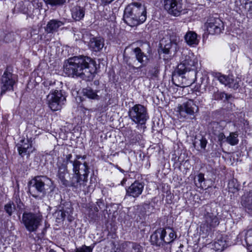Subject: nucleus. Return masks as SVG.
Instances as JSON below:
<instances>
[{
	"instance_id": "51",
	"label": "nucleus",
	"mask_w": 252,
	"mask_h": 252,
	"mask_svg": "<svg viewBox=\"0 0 252 252\" xmlns=\"http://www.w3.org/2000/svg\"><path fill=\"white\" fill-rule=\"evenodd\" d=\"M95 181V178L93 176H91V179H90L91 183L92 184L93 183H94Z\"/></svg>"
},
{
	"instance_id": "44",
	"label": "nucleus",
	"mask_w": 252,
	"mask_h": 252,
	"mask_svg": "<svg viewBox=\"0 0 252 252\" xmlns=\"http://www.w3.org/2000/svg\"><path fill=\"white\" fill-rule=\"evenodd\" d=\"M228 187L229 189L233 188L234 189L237 190L238 185L237 183V180L233 179L230 181L228 183Z\"/></svg>"
},
{
	"instance_id": "6",
	"label": "nucleus",
	"mask_w": 252,
	"mask_h": 252,
	"mask_svg": "<svg viewBox=\"0 0 252 252\" xmlns=\"http://www.w3.org/2000/svg\"><path fill=\"white\" fill-rule=\"evenodd\" d=\"M50 181L45 176H37L32 179L29 183V188L32 196L36 198L39 194H44L46 192V184Z\"/></svg>"
},
{
	"instance_id": "31",
	"label": "nucleus",
	"mask_w": 252,
	"mask_h": 252,
	"mask_svg": "<svg viewBox=\"0 0 252 252\" xmlns=\"http://www.w3.org/2000/svg\"><path fill=\"white\" fill-rule=\"evenodd\" d=\"M207 143L208 142L206 138L201 136L200 139L195 138L193 145L194 147L196 149H198L200 147L201 149L205 150Z\"/></svg>"
},
{
	"instance_id": "5",
	"label": "nucleus",
	"mask_w": 252,
	"mask_h": 252,
	"mask_svg": "<svg viewBox=\"0 0 252 252\" xmlns=\"http://www.w3.org/2000/svg\"><path fill=\"white\" fill-rule=\"evenodd\" d=\"M128 116L137 126H143L149 119L147 108L140 104H135L129 109Z\"/></svg>"
},
{
	"instance_id": "54",
	"label": "nucleus",
	"mask_w": 252,
	"mask_h": 252,
	"mask_svg": "<svg viewBox=\"0 0 252 252\" xmlns=\"http://www.w3.org/2000/svg\"><path fill=\"white\" fill-rule=\"evenodd\" d=\"M213 125L214 126H217L219 125V124L218 123H213Z\"/></svg>"
},
{
	"instance_id": "27",
	"label": "nucleus",
	"mask_w": 252,
	"mask_h": 252,
	"mask_svg": "<svg viewBox=\"0 0 252 252\" xmlns=\"http://www.w3.org/2000/svg\"><path fill=\"white\" fill-rule=\"evenodd\" d=\"M185 40L188 45L194 47L198 44L199 39L197 34L193 31H188L184 36Z\"/></svg>"
},
{
	"instance_id": "17",
	"label": "nucleus",
	"mask_w": 252,
	"mask_h": 252,
	"mask_svg": "<svg viewBox=\"0 0 252 252\" xmlns=\"http://www.w3.org/2000/svg\"><path fill=\"white\" fill-rule=\"evenodd\" d=\"M17 147L19 154L22 157L25 156L29 157L34 150V148L32 146V141L29 139L21 140L17 144Z\"/></svg>"
},
{
	"instance_id": "48",
	"label": "nucleus",
	"mask_w": 252,
	"mask_h": 252,
	"mask_svg": "<svg viewBox=\"0 0 252 252\" xmlns=\"http://www.w3.org/2000/svg\"><path fill=\"white\" fill-rule=\"evenodd\" d=\"M19 11L23 14H28V8L23 5H22L21 8H20Z\"/></svg>"
},
{
	"instance_id": "19",
	"label": "nucleus",
	"mask_w": 252,
	"mask_h": 252,
	"mask_svg": "<svg viewBox=\"0 0 252 252\" xmlns=\"http://www.w3.org/2000/svg\"><path fill=\"white\" fill-rule=\"evenodd\" d=\"M125 10L133 13L138 17L145 15L147 17V11L145 6L138 2H132L128 4Z\"/></svg>"
},
{
	"instance_id": "58",
	"label": "nucleus",
	"mask_w": 252,
	"mask_h": 252,
	"mask_svg": "<svg viewBox=\"0 0 252 252\" xmlns=\"http://www.w3.org/2000/svg\"><path fill=\"white\" fill-rule=\"evenodd\" d=\"M251 252H252V251Z\"/></svg>"
},
{
	"instance_id": "28",
	"label": "nucleus",
	"mask_w": 252,
	"mask_h": 252,
	"mask_svg": "<svg viewBox=\"0 0 252 252\" xmlns=\"http://www.w3.org/2000/svg\"><path fill=\"white\" fill-rule=\"evenodd\" d=\"M241 203L248 211H252V192H249L243 195Z\"/></svg>"
},
{
	"instance_id": "7",
	"label": "nucleus",
	"mask_w": 252,
	"mask_h": 252,
	"mask_svg": "<svg viewBox=\"0 0 252 252\" xmlns=\"http://www.w3.org/2000/svg\"><path fill=\"white\" fill-rule=\"evenodd\" d=\"M42 217L32 213L24 212L22 215V222L27 230L30 232H35L41 225Z\"/></svg>"
},
{
	"instance_id": "14",
	"label": "nucleus",
	"mask_w": 252,
	"mask_h": 252,
	"mask_svg": "<svg viewBox=\"0 0 252 252\" xmlns=\"http://www.w3.org/2000/svg\"><path fill=\"white\" fill-rule=\"evenodd\" d=\"M203 219L204 225L207 228V231H211L218 226L220 222V219L217 214L207 209L205 210Z\"/></svg>"
},
{
	"instance_id": "25",
	"label": "nucleus",
	"mask_w": 252,
	"mask_h": 252,
	"mask_svg": "<svg viewBox=\"0 0 252 252\" xmlns=\"http://www.w3.org/2000/svg\"><path fill=\"white\" fill-rule=\"evenodd\" d=\"M72 18L76 21L82 20L85 14L86 8L85 7L75 5L70 10Z\"/></svg>"
},
{
	"instance_id": "12",
	"label": "nucleus",
	"mask_w": 252,
	"mask_h": 252,
	"mask_svg": "<svg viewBox=\"0 0 252 252\" xmlns=\"http://www.w3.org/2000/svg\"><path fill=\"white\" fill-rule=\"evenodd\" d=\"M177 109L180 115L184 117H185L186 114H187L193 116L194 118V114L198 111V106L191 99L179 105Z\"/></svg>"
},
{
	"instance_id": "34",
	"label": "nucleus",
	"mask_w": 252,
	"mask_h": 252,
	"mask_svg": "<svg viewBox=\"0 0 252 252\" xmlns=\"http://www.w3.org/2000/svg\"><path fill=\"white\" fill-rule=\"evenodd\" d=\"M160 65L158 62L154 63L153 66L150 67L148 74L150 76L152 77H157L159 72Z\"/></svg>"
},
{
	"instance_id": "52",
	"label": "nucleus",
	"mask_w": 252,
	"mask_h": 252,
	"mask_svg": "<svg viewBox=\"0 0 252 252\" xmlns=\"http://www.w3.org/2000/svg\"><path fill=\"white\" fill-rule=\"evenodd\" d=\"M82 158V156L80 155H76L75 158L74 159H77V160H78L79 159Z\"/></svg>"
},
{
	"instance_id": "21",
	"label": "nucleus",
	"mask_w": 252,
	"mask_h": 252,
	"mask_svg": "<svg viewBox=\"0 0 252 252\" xmlns=\"http://www.w3.org/2000/svg\"><path fill=\"white\" fill-rule=\"evenodd\" d=\"M215 77L220 83L224 85L225 86H228L234 89H236L239 87L238 83L234 80L232 76H226L222 75L220 73H216Z\"/></svg>"
},
{
	"instance_id": "33",
	"label": "nucleus",
	"mask_w": 252,
	"mask_h": 252,
	"mask_svg": "<svg viewBox=\"0 0 252 252\" xmlns=\"http://www.w3.org/2000/svg\"><path fill=\"white\" fill-rule=\"evenodd\" d=\"M214 246L216 251H222L227 247L226 242L225 240L220 238L214 242Z\"/></svg>"
},
{
	"instance_id": "10",
	"label": "nucleus",
	"mask_w": 252,
	"mask_h": 252,
	"mask_svg": "<svg viewBox=\"0 0 252 252\" xmlns=\"http://www.w3.org/2000/svg\"><path fill=\"white\" fill-rule=\"evenodd\" d=\"M164 9L171 15L177 16L184 10L183 0H162Z\"/></svg>"
},
{
	"instance_id": "46",
	"label": "nucleus",
	"mask_w": 252,
	"mask_h": 252,
	"mask_svg": "<svg viewBox=\"0 0 252 252\" xmlns=\"http://www.w3.org/2000/svg\"><path fill=\"white\" fill-rule=\"evenodd\" d=\"M101 4L102 5L105 6L111 4L115 0H100Z\"/></svg>"
},
{
	"instance_id": "3",
	"label": "nucleus",
	"mask_w": 252,
	"mask_h": 252,
	"mask_svg": "<svg viewBox=\"0 0 252 252\" xmlns=\"http://www.w3.org/2000/svg\"><path fill=\"white\" fill-rule=\"evenodd\" d=\"M83 166L84 168L82 177L73 173L69 180L68 181L65 179V175L68 173L67 166L64 164H62L59 166L57 176L63 187H71L73 189L79 190H84L85 189L88 182L89 168L86 162L83 163Z\"/></svg>"
},
{
	"instance_id": "32",
	"label": "nucleus",
	"mask_w": 252,
	"mask_h": 252,
	"mask_svg": "<svg viewBox=\"0 0 252 252\" xmlns=\"http://www.w3.org/2000/svg\"><path fill=\"white\" fill-rule=\"evenodd\" d=\"M238 137V132H230L226 138V142L231 146L236 145L239 143Z\"/></svg>"
},
{
	"instance_id": "47",
	"label": "nucleus",
	"mask_w": 252,
	"mask_h": 252,
	"mask_svg": "<svg viewBox=\"0 0 252 252\" xmlns=\"http://www.w3.org/2000/svg\"><path fill=\"white\" fill-rule=\"evenodd\" d=\"M197 179H198V182L199 183H201L202 182H203L204 181V174L201 173H199L197 175Z\"/></svg>"
},
{
	"instance_id": "24",
	"label": "nucleus",
	"mask_w": 252,
	"mask_h": 252,
	"mask_svg": "<svg viewBox=\"0 0 252 252\" xmlns=\"http://www.w3.org/2000/svg\"><path fill=\"white\" fill-rule=\"evenodd\" d=\"M64 22L58 19H52L48 22L45 27V31L47 33H54L57 32L59 28L64 25Z\"/></svg>"
},
{
	"instance_id": "8",
	"label": "nucleus",
	"mask_w": 252,
	"mask_h": 252,
	"mask_svg": "<svg viewBox=\"0 0 252 252\" xmlns=\"http://www.w3.org/2000/svg\"><path fill=\"white\" fill-rule=\"evenodd\" d=\"M17 82V76L7 69L4 71L1 76V94H4L6 92L13 90L14 85Z\"/></svg>"
},
{
	"instance_id": "22",
	"label": "nucleus",
	"mask_w": 252,
	"mask_h": 252,
	"mask_svg": "<svg viewBox=\"0 0 252 252\" xmlns=\"http://www.w3.org/2000/svg\"><path fill=\"white\" fill-rule=\"evenodd\" d=\"M66 165L68 163H71L73 166V172L74 173L79 174L80 176L82 177V173H83V166L80 161L77 160V159H72V156L69 154L65 156Z\"/></svg>"
},
{
	"instance_id": "11",
	"label": "nucleus",
	"mask_w": 252,
	"mask_h": 252,
	"mask_svg": "<svg viewBox=\"0 0 252 252\" xmlns=\"http://www.w3.org/2000/svg\"><path fill=\"white\" fill-rule=\"evenodd\" d=\"M160 48L158 50L159 55L163 54L164 60L171 58L176 53L178 49L177 39L170 40L162 47L163 43H160Z\"/></svg>"
},
{
	"instance_id": "36",
	"label": "nucleus",
	"mask_w": 252,
	"mask_h": 252,
	"mask_svg": "<svg viewBox=\"0 0 252 252\" xmlns=\"http://www.w3.org/2000/svg\"><path fill=\"white\" fill-rule=\"evenodd\" d=\"M44 2L47 5H50L52 7L63 6L66 3V0H44Z\"/></svg>"
},
{
	"instance_id": "20",
	"label": "nucleus",
	"mask_w": 252,
	"mask_h": 252,
	"mask_svg": "<svg viewBox=\"0 0 252 252\" xmlns=\"http://www.w3.org/2000/svg\"><path fill=\"white\" fill-rule=\"evenodd\" d=\"M60 207L61 209L55 213V215L57 219L64 220L66 216V213L70 215L72 213L73 208L71 207L70 203L69 202L62 200Z\"/></svg>"
},
{
	"instance_id": "30",
	"label": "nucleus",
	"mask_w": 252,
	"mask_h": 252,
	"mask_svg": "<svg viewBox=\"0 0 252 252\" xmlns=\"http://www.w3.org/2000/svg\"><path fill=\"white\" fill-rule=\"evenodd\" d=\"M14 33L11 32L0 31V41L7 43L14 39Z\"/></svg>"
},
{
	"instance_id": "35",
	"label": "nucleus",
	"mask_w": 252,
	"mask_h": 252,
	"mask_svg": "<svg viewBox=\"0 0 252 252\" xmlns=\"http://www.w3.org/2000/svg\"><path fill=\"white\" fill-rule=\"evenodd\" d=\"M231 97V95H228L224 92L217 91L214 92L213 97L215 100H223L224 98V100H228Z\"/></svg>"
},
{
	"instance_id": "38",
	"label": "nucleus",
	"mask_w": 252,
	"mask_h": 252,
	"mask_svg": "<svg viewBox=\"0 0 252 252\" xmlns=\"http://www.w3.org/2000/svg\"><path fill=\"white\" fill-rule=\"evenodd\" d=\"M96 204L97 207L94 208L96 212H98L99 210L105 211L107 208V205L102 199H98L96 202Z\"/></svg>"
},
{
	"instance_id": "50",
	"label": "nucleus",
	"mask_w": 252,
	"mask_h": 252,
	"mask_svg": "<svg viewBox=\"0 0 252 252\" xmlns=\"http://www.w3.org/2000/svg\"><path fill=\"white\" fill-rule=\"evenodd\" d=\"M140 137H141V135L140 134L137 135L135 136V141H134V139L133 138V139H131V141H132L131 142L132 143H135L136 141H139L140 139Z\"/></svg>"
},
{
	"instance_id": "55",
	"label": "nucleus",
	"mask_w": 252,
	"mask_h": 252,
	"mask_svg": "<svg viewBox=\"0 0 252 252\" xmlns=\"http://www.w3.org/2000/svg\"><path fill=\"white\" fill-rule=\"evenodd\" d=\"M49 252H56L53 249H50Z\"/></svg>"
},
{
	"instance_id": "2",
	"label": "nucleus",
	"mask_w": 252,
	"mask_h": 252,
	"mask_svg": "<svg viewBox=\"0 0 252 252\" xmlns=\"http://www.w3.org/2000/svg\"><path fill=\"white\" fill-rule=\"evenodd\" d=\"M197 60L192 54L183 53L177 71L172 75V81L177 86L186 87L192 84L196 75Z\"/></svg>"
},
{
	"instance_id": "41",
	"label": "nucleus",
	"mask_w": 252,
	"mask_h": 252,
	"mask_svg": "<svg viewBox=\"0 0 252 252\" xmlns=\"http://www.w3.org/2000/svg\"><path fill=\"white\" fill-rule=\"evenodd\" d=\"M94 246H87L83 245L82 247L76 248L75 252H92Z\"/></svg>"
},
{
	"instance_id": "39",
	"label": "nucleus",
	"mask_w": 252,
	"mask_h": 252,
	"mask_svg": "<svg viewBox=\"0 0 252 252\" xmlns=\"http://www.w3.org/2000/svg\"><path fill=\"white\" fill-rule=\"evenodd\" d=\"M245 240L248 247L252 246V228L248 230L245 233Z\"/></svg>"
},
{
	"instance_id": "40",
	"label": "nucleus",
	"mask_w": 252,
	"mask_h": 252,
	"mask_svg": "<svg viewBox=\"0 0 252 252\" xmlns=\"http://www.w3.org/2000/svg\"><path fill=\"white\" fill-rule=\"evenodd\" d=\"M132 59H130V58H128L126 60V63L128 67V70L129 72H132V71H135V70H138L142 68L141 66H139L138 67L135 66L132 62Z\"/></svg>"
},
{
	"instance_id": "56",
	"label": "nucleus",
	"mask_w": 252,
	"mask_h": 252,
	"mask_svg": "<svg viewBox=\"0 0 252 252\" xmlns=\"http://www.w3.org/2000/svg\"><path fill=\"white\" fill-rule=\"evenodd\" d=\"M250 4H251L250 7H252V1L251 2Z\"/></svg>"
},
{
	"instance_id": "26",
	"label": "nucleus",
	"mask_w": 252,
	"mask_h": 252,
	"mask_svg": "<svg viewBox=\"0 0 252 252\" xmlns=\"http://www.w3.org/2000/svg\"><path fill=\"white\" fill-rule=\"evenodd\" d=\"M136 60L139 63L142 67L145 66L149 62V59L147 55L144 54L139 47L133 49Z\"/></svg>"
},
{
	"instance_id": "45",
	"label": "nucleus",
	"mask_w": 252,
	"mask_h": 252,
	"mask_svg": "<svg viewBox=\"0 0 252 252\" xmlns=\"http://www.w3.org/2000/svg\"><path fill=\"white\" fill-rule=\"evenodd\" d=\"M32 5L37 9H41L43 6V2L41 0H32Z\"/></svg>"
},
{
	"instance_id": "13",
	"label": "nucleus",
	"mask_w": 252,
	"mask_h": 252,
	"mask_svg": "<svg viewBox=\"0 0 252 252\" xmlns=\"http://www.w3.org/2000/svg\"><path fill=\"white\" fill-rule=\"evenodd\" d=\"M207 31L210 34H218L221 32L223 30V23L222 21L217 18L210 17L205 24Z\"/></svg>"
},
{
	"instance_id": "1",
	"label": "nucleus",
	"mask_w": 252,
	"mask_h": 252,
	"mask_svg": "<svg viewBox=\"0 0 252 252\" xmlns=\"http://www.w3.org/2000/svg\"><path fill=\"white\" fill-rule=\"evenodd\" d=\"M63 65V72L68 77L90 80L94 78L96 69L95 62L85 56L69 58Z\"/></svg>"
},
{
	"instance_id": "57",
	"label": "nucleus",
	"mask_w": 252,
	"mask_h": 252,
	"mask_svg": "<svg viewBox=\"0 0 252 252\" xmlns=\"http://www.w3.org/2000/svg\"><path fill=\"white\" fill-rule=\"evenodd\" d=\"M85 158H86V157H85V156H83V157H82V158H82V159H85Z\"/></svg>"
},
{
	"instance_id": "23",
	"label": "nucleus",
	"mask_w": 252,
	"mask_h": 252,
	"mask_svg": "<svg viewBox=\"0 0 252 252\" xmlns=\"http://www.w3.org/2000/svg\"><path fill=\"white\" fill-rule=\"evenodd\" d=\"M120 248L122 252H142V247L138 244L126 241L121 244Z\"/></svg>"
},
{
	"instance_id": "29",
	"label": "nucleus",
	"mask_w": 252,
	"mask_h": 252,
	"mask_svg": "<svg viewBox=\"0 0 252 252\" xmlns=\"http://www.w3.org/2000/svg\"><path fill=\"white\" fill-rule=\"evenodd\" d=\"M98 92V91L94 90L91 87H87L83 89L82 93L84 96L90 99L98 100L100 99V97L97 94Z\"/></svg>"
},
{
	"instance_id": "49",
	"label": "nucleus",
	"mask_w": 252,
	"mask_h": 252,
	"mask_svg": "<svg viewBox=\"0 0 252 252\" xmlns=\"http://www.w3.org/2000/svg\"><path fill=\"white\" fill-rule=\"evenodd\" d=\"M226 137H225V135L223 133H220L219 135V140L220 141H222L223 139H226Z\"/></svg>"
},
{
	"instance_id": "15",
	"label": "nucleus",
	"mask_w": 252,
	"mask_h": 252,
	"mask_svg": "<svg viewBox=\"0 0 252 252\" xmlns=\"http://www.w3.org/2000/svg\"><path fill=\"white\" fill-rule=\"evenodd\" d=\"M166 231L163 228L157 229L150 237L151 245L158 247H163L166 245V240L164 239Z\"/></svg>"
},
{
	"instance_id": "37",
	"label": "nucleus",
	"mask_w": 252,
	"mask_h": 252,
	"mask_svg": "<svg viewBox=\"0 0 252 252\" xmlns=\"http://www.w3.org/2000/svg\"><path fill=\"white\" fill-rule=\"evenodd\" d=\"M4 209L8 216H11L15 210V205L13 202L9 201L4 205Z\"/></svg>"
},
{
	"instance_id": "4",
	"label": "nucleus",
	"mask_w": 252,
	"mask_h": 252,
	"mask_svg": "<svg viewBox=\"0 0 252 252\" xmlns=\"http://www.w3.org/2000/svg\"><path fill=\"white\" fill-rule=\"evenodd\" d=\"M56 83L55 81L49 80H47L43 83L47 89H51L50 93L47 96V100L49 107L54 111L60 110L64 104V102L66 100L64 92L54 89V87Z\"/></svg>"
},
{
	"instance_id": "18",
	"label": "nucleus",
	"mask_w": 252,
	"mask_h": 252,
	"mask_svg": "<svg viewBox=\"0 0 252 252\" xmlns=\"http://www.w3.org/2000/svg\"><path fill=\"white\" fill-rule=\"evenodd\" d=\"M144 187V183L135 181L126 189V196L137 198L142 194Z\"/></svg>"
},
{
	"instance_id": "42",
	"label": "nucleus",
	"mask_w": 252,
	"mask_h": 252,
	"mask_svg": "<svg viewBox=\"0 0 252 252\" xmlns=\"http://www.w3.org/2000/svg\"><path fill=\"white\" fill-rule=\"evenodd\" d=\"M14 201L17 205V207L19 209H21L22 208V207L24 206L23 203L22 202L20 196L18 194H14Z\"/></svg>"
},
{
	"instance_id": "9",
	"label": "nucleus",
	"mask_w": 252,
	"mask_h": 252,
	"mask_svg": "<svg viewBox=\"0 0 252 252\" xmlns=\"http://www.w3.org/2000/svg\"><path fill=\"white\" fill-rule=\"evenodd\" d=\"M83 39L88 42L89 49L93 52H100L104 45V39L100 36H94L90 32L83 34Z\"/></svg>"
},
{
	"instance_id": "16",
	"label": "nucleus",
	"mask_w": 252,
	"mask_h": 252,
	"mask_svg": "<svg viewBox=\"0 0 252 252\" xmlns=\"http://www.w3.org/2000/svg\"><path fill=\"white\" fill-rule=\"evenodd\" d=\"M123 19L124 22L127 25L135 27L143 23L146 20V16L142 15L141 17H138L133 13L124 10Z\"/></svg>"
},
{
	"instance_id": "53",
	"label": "nucleus",
	"mask_w": 252,
	"mask_h": 252,
	"mask_svg": "<svg viewBox=\"0 0 252 252\" xmlns=\"http://www.w3.org/2000/svg\"><path fill=\"white\" fill-rule=\"evenodd\" d=\"M119 170H120L121 172H122V173H124V170L123 169H121V168H119Z\"/></svg>"
},
{
	"instance_id": "43",
	"label": "nucleus",
	"mask_w": 252,
	"mask_h": 252,
	"mask_svg": "<svg viewBox=\"0 0 252 252\" xmlns=\"http://www.w3.org/2000/svg\"><path fill=\"white\" fill-rule=\"evenodd\" d=\"M169 239L167 238L166 240V245L172 243L176 238V235L173 230H172V231L169 233Z\"/></svg>"
}]
</instances>
